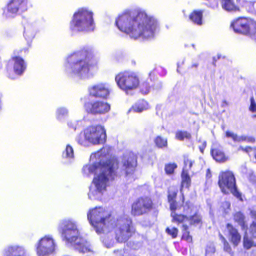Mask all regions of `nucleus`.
I'll use <instances>...</instances> for the list:
<instances>
[{
  "instance_id": "obj_20",
  "label": "nucleus",
  "mask_w": 256,
  "mask_h": 256,
  "mask_svg": "<svg viewBox=\"0 0 256 256\" xmlns=\"http://www.w3.org/2000/svg\"><path fill=\"white\" fill-rule=\"evenodd\" d=\"M226 228L230 236V242L234 247H237L241 242L242 236L232 224H227Z\"/></svg>"
},
{
  "instance_id": "obj_7",
  "label": "nucleus",
  "mask_w": 256,
  "mask_h": 256,
  "mask_svg": "<svg viewBox=\"0 0 256 256\" xmlns=\"http://www.w3.org/2000/svg\"><path fill=\"white\" fill-rule=\"evenodd\" d=\"M194 211V206L190 202H186L184 206L183 212L186 214H171L172 223L180 226L188 222L190 226H200L203 224L202 216L198 212Z\"/></svg>"
},
{
  "instance_id": "obj_19",
  "label": "nucleus",
  "mask_w": 256,
  "mask_h": 256,
  "mask_svg": "<svg viewBox=\"0 0 256 256\" xmlns=\"http://www.w3.org/2000/svg\"><path fill=\"white\" fill-rule=\"evenodd\" d=\"M210 153L214 160L218 163L224 164L228 160V156H226L222 148H214L211 149Z\"/></svg>"
},
{
  "instance_id": "obj_41",
  "label": "nucleus",
  "mask_w": 256,
  "mask_h": 256,
  "mask_svg": "<svg viewBox=\"0 0 256 256\" xmlns=\"http://www.w3.org/2000/svg\"><path fill=\"white\" fill-rule=\"evenodd\" d=\"M226 136L228 138H232L234 142H238L239 137L236 134L228 131L226 132Z\"/></svg>"
},
{
  "instance_id": "obj_23",
  "label": "nucleus",
  "mask_w": 256,
  "mask_h": 256,
  "mask_svg": "<svg viewBox=\"0 0 256 256\" xmlns=\"http://www.w3.org/2000/svg\"><path fill=\"white\" fill-rule=\"evenodd\" d=\"M4 256H26L24 248L19 246L8 247L4 252Z\"/></svg>"
},
{
  "instance_id": "obj_36",
  "label": "nucleus",
  "mask_w": 256,
  "mask_h": 256,
  "mask_svg": "<svg viewBox=\"0 0 256 256\" xmlns=\"http://www.w3.org/2000/svg\"><path fill=\"white\" fill-rule=\"evenodd\" d=\"M63 155L65 156V157L66 158H73L74 157L73 148L69 145L67 146L66 150L64 152Z\"/></svg>"
},
{
  "instance_id": "obj_21",
  "label": "nucleus",
  "mask_w": 256,
  "mask_h": 256,
  "mask_svg": "<svg viewBox=\"0 0 256 256\" xmlns=\"http://www.w3.org/2000/svg\"><path fill=\"white\" fill-rule=\"evenodd\" d=\"M71 244L80 252L86 254L90 252L88 242L80 236Z\"/></svg>"
},
{
  "instance_id": "obj_50",
  "label": "nucleus",
  "mask_w": 256,
  "mask_h": 256,
  "mask_svg": "<svg viewBox=\"0 0 256 256\" xmlns=\"http://www.w3.org/2000/svg\"><path fill=\"white\" fill-rule=\"evenodd\" d=\"M207 172L208 173H210V170H208V171H207Z\"/></svg>"
},
{
  "instance_id": "obj_47",
  "label": "nucleus",
  "mask_w": 256,
  "mask_h": 256,
  "mask_svg": "<svg viewBox=\"0 0 256 256\" xmlns=\"http://www.w3.org/2000/svg\"><path fill=\"white\" fill-rule=\"evenodd\" d=\"M252 228H256V222H253L251 225Z\"/></svg>"
},
{
  "instance_id": "obj_4",
  "label": "nucleus",
  "mask_w": 256,
  "mask_h": 256,
  "mask_svg": "<svg viewBox=\"0 0 256 256\" xmlns=\"http://www.w3.org/2000/svg\"><path fill=\"white\" fill-rule=\"evenodd\" d=\"M70 62L72 64L70 68L72 73L79 76L88 74L98 64L91 51L85 48L72 54Z\"/></svg>"
},
{
  "instance_id": "obj_27",
  "label": "nucleus",
  "mask_w": 256,
  "mask_h": 256,
  "mask_svg": "<svg viewBox=\"0 0 256 256\" xmlns=\"http://www.w3.org/2000/svg\"><path fill=\"white\" fill-rule=\"evenodd\" d=\"M148 102L144 100H141L133 106L129 110V112L140 113L147 109Z\"/></svg>"
},
{
  "instance_id": "obj_33",
  "label": "nucleus",
  "mask_w": 256,
  "mask_h": 256,
  "mask_svg": "<svg viewBox=\"0 0 256 256\" xmlns=\"http://www.w3.org/2000/svg\"><path fill=\"white\" fill-rule=\"evenodd\" d=\"M166 232L168 236H170L172 238L176 239L178 236L179 230L176 228H173L172 229L170 228H167L166 230Z\"/></svg>"
},
{
  "instance_id": "obj_46",
  "label": "nucleus",
  "mask_w": 256,
  "mask_h": 256,
  "mask_svg": "<svg viewBox=\"0 0 256 256\" xmlns=\"http://www.w3.org/2000/svg\"><path fill=\"white\" fill-rule=\"evenodd\" d=\"M182 204H184V201H185V198H184V194H182Z\"/></svg>"
},
{
  "instance_id": "obj_6",
  "label": "nucleus",
  "mask_w": 256,
  "mask_h": 256,
  "mask_svg": "<svg viewBox=\"0 0 256 256\" xmlns=\"http://www.w3.org/2000/svg\"><path fill=\"white\" fill-rule=\"evenodd\" d=\"M106 140V132L104 126L98 125L88 126L82 131L78 137V142L87 146L88 144L99 145L104 144Z\"/></svg>"
},
{
  "instance_id": "obj_1",
  "label": "nucleus",
  "mask_w": 256,
  "mask_h": 256,
  "mask_svg": "<svg viewBox=\"0 0 256 256\" xmlns=\"http://www.w3.org/2000/svg\"><path fill=\"white\" fill-rule=\"evenodd\" d=\"M122 166L120 168L118 159L112 158L106 162L94 163L90 167V172L96 174L100 173L93 180L92 184L96 190L95 192H90L89 193L88 196L90 200H96V195L98 194H102L106 192L108 183L110 180H114L116 178L122 176H133L138 166L137 155L133 152H130L122 158Z\"/></svg>"
},
{
  "instance_id": "obj_49",
  "label": "nucleus",
  "mask_w": 256,
  "mask_h": 256,
  "mask_svg": "<svg viewBox=\"0 0 256 256\" xmlns=\"http://www.w3.org/2000/svg\"><path fill=\"white\" fill-rule=\"evenodd\" d=\"M10 66H9L8 65L7 66L6 69L8 72V68H10Z\"/></svg>"
},
{
  "instance_id": "obj_3",
  "label": "nucleus",
  "mask_w": 256,
  "mask_h": 256,
  "mask_svg": "<svg viewBox=\"0 0 256 256\" xmlns=\"http://www.w3.org/2000/svg\"><path fill=\"white\" fill-rule=\"evenodd\" d=\"M116 24L121 32L134 40L154 38L158 28V21L154 17L140 10L123 13L116 19Z\"/></svg>"
},
{
  "instance_id": "obj_11",
  "label": "nucleus",
  "mask_w": 256,
  "mask_h": 256,
  "mask_svg": "<svg viewBox=\"0 0 256 256\" xmlns=\"http://www.w3.org/2000/svg\"><path fill=\"white\" fill-rule=\"evenodd\" d=\"M118 86L128 92L137 89L140 84V79L134 72L125 71L119 73L116 76Z\"/></svg>"
},
{
  "instance_id": "obj_15",
  "label": "nucleus",
  "mask_w": 256,
  "mask_h": 256,
  "mask_svg": "<svg viewBox=\"0 0 256 256\" xmlns=\"http://www.w3.org/2000/svg\"><path fill=\"white\" fill-rule=\"evenodd\" d=\"M28 0H10L6 6V11L10 16L15 17L26 12L28 9Z\"/></svg>"
},
{
  "instance_id": "obj_30",
  "label": "nucleus",
  "mask_w": 256,
  "mask_h": 256,
  "mask_svg": "<svg viewBox=\"0 0 256 256\" xmlns=\"http://www.w3.org/2000/svg\"><path fill=\"white\" fill-rule=\"evenodd\" d=\"M235 222H238L242 228L246 226L245 216L241 212H236L234 216Z\"/></svg>"
},
{
  "instance_id": "obj_31",
  "label": "nucleus",
  "mask_w": 256,
  "mask_h": 256,
  "mask_svg": "<svg viewBox=\"0 0 256 256\" xmlns=\"http://www.w3.org/2000/svg\"><path fill=\"white\" fill-rule=\"evenodd\" d=\"M177 168L178 166L176 164H166L164 168L166 174L170 176L173 174Z\"/></svg>"
},
{
  "instance_id": "obj_42",
  "label": "nucleus",
  "mask_w": 256,
  "mask_h": 256,
  "mask_svg": "<svg viewBox=\"0 0 256 256\" xmlns=\"http://www.w3.org/2000/svg\"><path fill=\"white\" fill-rule=\"evenodd\" d=\"M222 206L225 210L226 209H230V206H231V204L228 202H224L222 203Z\"/></svg>"
},
{
  "instance_id": "obj_26",
  "label": "nucleus",
  "mask_w": 256,
  "mask_h": 256,
  "mask_svg": "<svg viewBox=\"0 0 256 256\" xmlns=\"http://www.w3.org/2000/svg\"><path fill=\"white\" fill-rule=\"evenodd\" d=\"M182 224V240H184L189 244L193 243V237L190 234L189 226L186 224Z\"/></svg>"
},
{
  "instance_id": "obj_34",
  "label": "nucleus",
  "mask_w": 256,
  "mask_h": 256,
  "mask_svg": "<svg viewBox=\"0 0 256 256\" xmlns=\"http://www.w3.org/2000/svg\"><path fill=\"white\" fill-rule=\"evenodd\" d=\"M184 167L183 168V170H185L188 171L191 170L194 162L190 159L188 156H184Z\"/></svg>"
},
{
  "instance_id": "obj_39",
  "label": "nucleus",
  "mask_w": 256,
  "mask_h": 256,
  "mask_svg": "<svg viewBox=\"0 0 256 256\" xmlns=\"http://www.w3.org/2000/svg\"><path fill=\"white\" fill-rule=\"evenodd\" d=\"M150 91V86L148 83L143 84L140 88V92L143 94H147Z\"/></svg>"
},
{
  "instance_id": "obj_5",
  "label": "nucleus",
  "mask_w": 256,
  "mask_h": 256,
  "mask_svg": "<svg viewBox=\"0 0 256 256\" xmlns=\"http://www.w3.org/2000/svg\"><path fill=\"white\" fill-rule=\"evenodd\" d=\"M96 28L94 14L85 8H79L73 16L70 23L72 32H90Z\"/></svg>"
},
{
  "instance_id": "obj_37",
  "label": "nucleus",
  "mask_w": 256,
  "mask_h": 256,
  "mask_svg": "<svg viewBox=\"0 0 256 256\" xmlns=\"http://www.w3.org/2000/svg\"><path fill=\"white\" fill-rule=\"evenodd\" d=\"M238 142H246L248 143L254 144L256 142V139L254 136H242L238 138Z\"/></svg>"
},
{
  "instance_id": "obj_22",
  "label": "nucleus",
  "mask_w": 256,
  "mask_h": 256,
  "mask_svg": "<svg viewBox=\"0 0 256 256\" xmlns=\"http://www.w3.org/2000/svg\"><path fill=\"white\" fill-rule=\"evenodd\" d=\"M224 10L230 13H236L240 12V8L234 0H223L221 2Z\"/></svg>"
},
{
  "instance_id": "obj_17",
  "label": "nucleus",
  "mask_w": 256,
  "mask_h": 256,
  "mask_svg": "<svg viewBox=\"0 0 256 256\" xmlns=\"http://www.w3.org/2000/svg\"><path fill=\"white\" fill-rule=\"evenodd\" d=\"M24 50H15L14 56L11 58L10 60L14 62V70L15 74L18 76H22L26 68V65L24 60L20 56V54Z\"/></svg>"
},
{
  "instance_id": "obj_28",
  "label": "nucleus",
  "mask_w": 256,
  "mask_h": 256,
  "mask_svg": "<svg viewBox=\"0 0 256 256\" xmlns=\"http://www.w3.org/2000/svg\"><path fill=\"white\" fill-rule=\"evenodd\" d=\"M156 146L159 149H164L168 146V140L162 136H158L154 140Z\"/></svg>"
},
{
  "instance_id": "obj_12",
  "label": "nucleus",
  "mask_w": 256,
  "mask_h": 256,
  "mask_svg": "<svg viewBox=\"0 0 256 256\" xmlns=\"http://www.w3.org/2000/svg\"><path fill=\"white\" fill-rule=\"evenodd\" d=\"M84 108L87 114L94 116L105 115L111 110L110 104L103 100H88L84 102Z\"/></svg>"
},
{
  "instance_id": "obj_10",
  "label": "nucleus",
  "mask_w": 256,
  "mask_h": 256,
  "mask_svg": "<svg viewBox=\"0 0 256 256\" xmlns=\"http://www.w3.org/2000/svg\"><path fill=\"white\" fill-rule=\"evenodd\" d=\"M156 208V204L150 196H144L136 198L132 204L131 214L134 217L148 215Z\"/></svg>"
},
{
  "instance_id": "obj_38",
  "label": "nucleus",
  "mask_w": 256,
  "mask_h": 256,
  "mask_svg": "<svg viewBox=\"0 0 256 256\" xmlns=\"http://www.w3.org/2000/svg\"><path fill=\"white\" fill-rule=\"evenodd\" d=\"M254 150V147L252 148L251 146H246V148H243L240 146L239 148V150H242L244 152H246L249 155L250 157H252L253 155V152Z\"/></svg>"
},
{
  "instance_id": "obj_14",
  "label": "nucleus",
  "mask_w": 256,
  "mask_h": 256,
  "mask_svg": "<svg viewBox=\"0 0 256 256\" xmlns=\"http://www.w3.org/2000/svg\"><path fill=\"white\" fill-rule=\"evenodd\" d=\"M56 250V244L52 238L44 237L38 244L36 253L38 256H50Z\"/></svg>"
},
{
  "instance_id": "obj_18",
  "label": "nucleus",
  "mask_w": 256,
  "mask_h": 256,
  "mask_svg": "<svg viewBox=\"0 0 256 256\" xmlns=\"http://www.w3.org/2000/svg\"><path fill=\"white\" fill-rule=\"evenodd\" d=\"M178 192V190L176 186H170L168 188V200L172 214H176V211L178 210V204L176 202Z\"/></svg>"
},
{
  "instance_id": "obj_16",
  "label": "nucleus",
  "mask_w": 256,
  "mask_h": 256,
  "mask_svg": "<svg viewBox=\"0 0 256 256\" xmlns=\"http://www.w3.org/2000/svg\"><path fill=\"white\" fill-rule=\"evenodd\" d=\"M88 94L92 98H100L104 100L109 98L110 91L106 84L101 83L90 88Z\"/></svg>"
},
{
  "instance_id": "obj_2",
  "label": "nucleus",
  "mask_w": 256,
  "mask_h": 256,
  "mask_svg": "<svg viewBox=\"0 0 256 256\" xmlns=\"http://www.w3.org/2000/svg\"><path fill=\"white\" fill-rule=\"evenodd\" d=\"M88 218L98 234L104 233L110 225L112 231L119 243L126 242L136 233V228L132 219L120 218L116 220H114L111 212L102 207L90 210L88 214Z\"/></svg>"
},
{
  "instance_id": "obj_35",
  "label": "nucleus",
  "mask_w": 256,
  "mask_h": 256,
  "mask_svg": "<svg viewBox=\"0 0 256 256\" xmlns=\"http://www.w3.org/2000/svg\"><path fill=\"white\" fill-rule=\"evenodd\" d=\"M243 245L245 250H249L254 246V243L252 240L249 238L244 237V238Z\"/></svg>"
},
{
  "instance_id": "obj_45",
  "label": "nucleus",
  "mask_w": 256,
  "mask_h": 256,
  "mask_svg": "<svg viewBox=\"0 0 256 256\" xmlns=\"http://www.w3.org/2000/svg\"><path fill=\"white\" fill-rule=\"evenodd\" d=\"M198 64H194L192 66V68H198Z\"/></svg>"
},
{
  "instance_id": "obj_9",
  "label": "nucleus",
  "mask_w": 256,
  "mask_h": 256,
  "mask_svg": "<svg viewBox=\"0 0 256 256\" xmlns=\"http://www.w3.org/2000/svg\"><path fill=\"white\" fill-rule=\"evenodd\" d=\"M218 184L224 194H232L237 198L242 200V194L238 190L236 179L232 172L229 170L221 172L218 177Z\"/></svg>"
},
{
  "instance_id": "obj_44",
  "label": "nucleus",
  "mask_w": 256,
  "mask_h": 256,
  "mask_svg": "<svg viewBox=\"0 0 256 256\" xmlns=\"http://www.w3.org/2000/svg\"><path fill=\"white\" fill-rule=\"evenodd\" d=\"M253 157H254V158L256 160V147H254V152H253V155H252Z\"/></svg>"
},
{
  "instance_id": "obj_24",
  "label": "nucleus",
  "mask_w": 256,
  "mask_h": 256,
  "mask_svg": "<svg viewBox=\"0 0 256 256\" xmlns=\"http://www.w3.org/2000/svg\"><path fill=\"white\" fill-rule=\"evenodd\" d=\"M182 182L180 186V192L182 191L184 188L189 189L192 186V180L188 170H182L181 174Z\"/></svg>"
},
{
  "instance_id": "obj_32",
  "label": "nucleus",
  "mask_w": 256,
  "mask_h": 256,
  "mask_svg": "<svg viewBox=\"0 0 256 256\" xmlns=\"http://www.w3.org/2000/svg\"><path fill=\"white\" fill-rule=\"evenodd\" d=\"M221 238L222 240V242L224 244V251L227 253L230 254L232 256H233L234 253L232 252V248L230 244L222 236H221Z\"/></svg>"
},
{
  "instance_id": "obj_43",
  "label": "nucleus",
  "mask_w": 256,
  "mask_h": 256,
  "mask_svg": "<svg viewBox=\"0 0 256 256\" xmlns=\"http://www.w3.org/2000/svg\"><path fill=\"white\" fill-rule=\"evenodd\" d=\"M251 216L253 218H254L256 220V212H252Z\"/></svg>"
},
{
  "instance_id": "obj_25",
  "label": "nucleus",
  "mask_w": 256,
  "mask_h": 256,
  "mask_svg": "<svg viewBox=\"0 0 256 256\" xmlns=\"http://www.w3.org/2000/svg\"><path fill=\"white\" fill-rule=\"evenodd\" d=\"M190 19L196 25L201 26L203 24V12L194 10L190 15Z\"/></svg>"
},
{
  "instance_id": "obj_13",
  "label": "nucleus",
  "mask_w": 256,
  "mask_h": 256,
  "mask_svg": "<svg viewBox=\"0 0 256 256\" xmlns=\"http://www.w3.org/2000/svg\"><path fill=\"white\" fill-rule=\"evenodd\" d=\"M62 236L68 243H72L79 236L76 226L70 220H64L61 224Z\"/></svg>"
},
{
  "instance_id": "obj_40",
  "label": "nucleus",
  "mask_w": 256,
  "mask_h": 256,
  "mask_svg": "<svg viewBox=\"0 0 256 256\" xmlns=\"http://www.w3.org/2000/svg\"><path fill=\"white\" fill-rule=\"evenodd\" d=\"M68 110L64 108H60L56 112V116L58 118H60L68 114Z\"/></svg>"
},
{
  "instance_id": "obj_8",
  "label": "nucleus",
  "mask_w": 256,
  "mask_h": 256,
  "mask_svg": "<svg viewBox=\"0 0 256 256\" xmlns=\"http://www.w3.org/2000/svg\"><path fill=\"white\" fill-rule=\"evenodd\" d=\"M230 27L234 33L256 41V20L254 19L245 16L238 17L231 22Z\"/></svg>"
},
{
  "instance_id": "obj_29",
  "label": "nucleus",
  "mask_w": 256,
  "mask_h": 256,
  "mask_svg": "<svg viewBox=\"0 0 256 256\" xmlns=\"http://www.w3.org/2000/svg\"><path fill=\"white\" fill-rule=\"evenodd\" d=\"M192 138L191 134L187 131L178 130L176 134V138L180 141L190 140Z\"/></svg>"
},
{
  "instance_id": "obj_48",
  "label": "nucleus",
  "mask_w": 256,
  "mask_h": 256,
  "mask_svg": "<svg viewBox=\"0 0 256 256\" xmlns=\"http://www.w3.org/2000/svg\"><path fill=\"white\" fill-rule=\"evenodd\" d=\"M214 6L216 8H218V0H216V3H215V5Z\"/></svg>"
}]
</instances>
